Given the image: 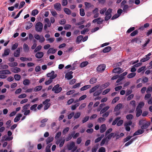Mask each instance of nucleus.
<instances>
[{
    "label": "nucleus",
    "instance_id": "f257e3e1",
    "mask_svg": "<svg viewBox=\"0 0 152 152\" xmlns=\"http://www.w3.org/2000/svg\"><path fill=\"white\" fill-rule=\"evenodd\" d=\"M30 106L29 104H27L22 107L21 112L23 113L24 115H30V114L31 111L29 109Z\"/></svg>",
    "mask_w": 152,
    "mask_h": 152
},
{
    "label": "nucleus",
    "instance_id": "f03ea898",
    "mask_svg": "<svg viewBox=\"0 0 152 152\" xmlns=\"http://www.w3.org/2000/svg\"><path fill=\"white\" fill-rule=\"evenodd\" d=\"M35 30L38 32H41L42 31L43 28V24L40 22H37L35 26Z\"/></svg>",
    "mask_w": 152,
    "mask_h": 152
},
{
    "label": "nucleus",
    "instance_id": "7ed1b4c3",
    "mask_svg": "<svg viewBox=\"0 0 152 152\" xmlns=\"http://www.w3.org/2000/svg\"><path fill=\"white\" fill-rule=\"evenodd\" d=\"M112 10L111 8L108 9L106 12L105 18V20H108L112 16L111 13L112 12Z\"/></svg>",
    "mask_w": 152,
    "mask_h": 152
},
{
    "label": "nucleus",
    "instance_id": "20e7f679",
    "mask_svg": "<svg viewBox=\"0 0 152 152\" xmlns=\"http://www.w3.org/2000/svg\"><path fill=\"white\" fill-rule=\"evenodd\" d=\"M62 90V88L60 87L59 85L58 84L55 86L52 89V91H54L55 93H58L61 92Z\"/></svg>",
    "mask_w": 152,
    "mask_h": 152
},
{
    "label": "nucleus",
    "instance_id": "39448f33",
    "mask_svg": "<svg viewBox=\"0 0 152 152\" xmlns=\"http://www.w3.org/2000/svg\"><path fill=\"white\" fill-rule=\"evenodd\" d=\"M75 143H70L67 145V149L69 150H72V152H74L77 149L76 146H75Z\"/></svg>",
    "mask_w": 152,
    "mask_h": 152
},
{
    "label": "nucleus",
    "instance_id": "423d86ee",
    "mask_svg": "<svg viewBox=\"0 0 152 152\" xmlns=\"http://www.w3.org/2000/svg\"><path fill=\"white\" fill-rule=\"evenodd\" d=\"M114 133H112L109 135H108L106 138L105 137L102 140L101 142H108V141L110 140L112 137H114Z\"/></svg>",
    "mask_w": 152,
    "mask_h": 152
},
{
    "label": "nucleus",
    "instance_id": "0eeeda50",
    "mask_svg": "<svg viewBox=\"0 0 152 152\" xmlns=\"http://www.w3.org/2000/svg\"><path fill=\"white\" fill-rule=\"evenodd\" d=\"M12 134V133L10 131H8L7 132V135L9 137L7 136V135H5L4 136V138L3 140H4L5 141H9L12 140L13 137H10Z\"/></svg>",
    "mask_w": 152,
    "mask_h": 152
},
{
    "label": "nucleus",
    "instance_id": "6e6552de",
    "mask_svg": "<svg viewBox=\"0 0 152 152\" xmlns=\"http://www.w3.org/2000/svg\"><path fill=\"white\" fill-rule=\"evenodd\" d=\"M34 38L37 40H39L40 42L42 43L45 41V39L43 36H40L38 34H36L34 35Z\"/></svg>",
    "mask_w": 152,
    "mask_h": 152
},
{
    "label": "nucleus",
    "instance_id": "1a4fd4ad",
    "mask_svg": "<svg viewBox=\"0 0 152 152\" xmlns=\"http://www.w3.org/2000/svg\"><path fill=\"white\" fill-rule=\"evenodd\" d=\"M54 72L53 71H52L51 72L47 74V76L48 77H50V79L53 80L57 76V74H54Z\"/></svg>",
    "mask_w": 152,
    "mask_h": 152
},
{
    "label": "nucleus",
    "instance_id": "9d476101",
    "mask_svg": "<svg viewBox=\"0 0 152 152\" xmlns=\"http://www.w3.org/2000/svg\"><path fill=\"white\" fill-rule=\"evenodd\" d=\"M98 12L99 9L97 8H95L94 10H92V13L94 15V18H96L99 17V13Z\"/></svg>",
    "mask_w": 152,
    "mask_h": 152
},
{
    "label": "nucleus",
    "instance_id": "9b49d317",
    "mask_svg": "<svg viewBox=\"0 0 152 152\" xmlns=\"http://www.w3.org/2000/svg\"><path fill=\"white\" fill-rule=\"evenodd\" d=\"M105 68V65L102 64L98 66L97 68V70L98 72H101L104 71Z\"/></svg>",
    "mask_w": 152,
    "mask_h": 152
},
{
    "label": "nucleus",
    "instance_id": "f8f14e48",
    "mask_svg": "<svg viewBox=\"0 0 152 152\" xmlns=\"http://www.w3.org/2000/svg\"><path fill=\"white\" fill-rule=\"evenodd\" d=\"M73 73V72L70 71L67 73L65 76V78H66L68 80H70L72 79L73 76L72 74Z\"/></svg>",
    "mask_w": 152,
    "mask_h": 152
},
{
    "label": "nucleus",
    "instance_id": "ddd939ff",
    "mask_svg": "<svg viewBox=\"0 0 152 152\" xmlns=\"http://www.w3.org/2000/svg\"><path fill=\"white\" fill-rule=\"evenodd\" d=\"M103 21V20L101 18H99L94 19L92 22L95 23L97 22V23L98 24H100L102 23V22Z\"/></svg>",
    "mask_w": 152,
    "mask_h": 152
},
{
    "label": "nucleus",
    "instance_id": "4468645a",
    "mask_svg": "<svg viewBox=\"0 0 152 152\" xmlns=\"http://www.w3.org/2000/svg\"><path fill=\"white\" fill-rule=\"evenodd\" d=\"M123 70L120 67H117L113 69V72L114 73H117L120 74L122 72Z\"/></svg>",
    "mask_w": 152,
    "mask_h": 152
},
{
    "label": "nucleus",
    "instance_id": "2eb2a0df",
    "mask_svg": "<svg viewBox=\"0 0 152 152\" xmlns=\"http://www.w3.org/2000/svg\"><path fill=\"white\" fill-rule=\"evenodd\" d=\"M151 55V53H149L148 54L145 56V57L142 59L140 60V61L141 62H144L148 61L150 58V57H149V56H150Z\"/></svg>",
    "mask_w": 152,
    "mask_h": 152
},
{
    "label": "nucleus",
    "instance_id": "dca6fc26",
    "mask_svg": "<svg viewBox=\"0 0 152 152\" xmlns=\"http://www.w3.org/2000/svg\"><path fill=\"white\" fill-rule=\"evenodd\" d=\"M44 56V53L42 52H38L35 54V57L37 58H41Z\"/></svg>",
    "mask_w": 152,
    "mask_h": 152
},
{
    "label": "nucleus",
    "instance_id": "f3484780",
    "mask_svg": "<svg viewBox=\"0 0 152 152\" xmlns=\"http://www.w3.org/2000/svg\"><path fill=\"white\" fill-rule=\"evenodd\" d=\"M75 133V131L71 133H69L68 136L65 139V140L66 141H68L70 140L73 137V135H74Z\"/></svg>",
    "mask_w": 152,
    "mask_h": 152
},
{
    "label": "nucleus",
    "instance_id": "a211bd4d",
    "mask_svg": "<svg viewBox=\"0 0 152 152\" xmlns=\"http://www.w3.org/2000/svg\"><path fill=\"white\" fill-rule=\"evenodd\" d=\"M100 86L99 85H97L96 86L92 87L89 91L90 93H91L96 91V90L98 89Z\"/></svg>",
    "mask_w": 152,
    "mask_h": 152
},
{
    "label": "nucleus",
    "instance_id": "6ab92c4d",
    "mask_svg": "<svg viewBox=\"0 0 152 152\" xmlns=\"http://www.w3.org/2000/svg\"><path fill=\"white\" fill-rule=\"evenodd\" d=\"M20 54V49L18 48L14 53V55L15 57H18Z\"/></svg>",
    "mask_w": 152,
    "mask_h": 152
},
{
    "label": "nucleus",
    "instance_id": "aec40b11",
    "mask_svg": "<svg viewBox=\"0 0 152 152\" xmlns=\"http://www.w3.org/2000/svg\"><path fill=\"white\" fill-rule=\"evenodd\" d=\"M61 4L59 3H56L54 5V7L55 9L57 10L60 11L61 10Z\"/></svg>",
    "mask_w": 152,
    "mask_h": 152
},
{
    "label": "nucleus",
    "instance_id": "412c9836",
    "mask_svg": "<svg viewBox=\"0 0 152 152\" xmlns=\"http://www.w3.org/2000/svg\"><path fill=\"white\" fill-rule=\"evenodd\" d=\"M22 116V115L21 114H18L16 117L15 118L14 121L15 122H16L19 121L20 118Z\"/></svg>",
    "mask_w": 152,
    "mask_h": 152
},
{
    "label": "nucleus",
    "instance_id": "4be33fe9",
    "mask_svg": "<svg viewBox=\"0 0 152 152\" xmlns=\"http://www.w3.org/2000/svg\"><path fill=\"white\" fill-rule=\"evenodd\" d=\"M106 129V127L105 124H103L101 125L100 127V132L103 133L105 131Z\"/></svg>",
    "mask_w": 152,
    "mask_h": 152
},
{
    "label": "nucleus",
    "instance_id": "5701e85b",
    "mask_svg": "<svg viewBox=\"0 0 152 152\" xmlns=\"http://www.w3.org/2000/svg\"><path fill=\"white\" fill-rule=\"evenodd\" d=\"M56 51V50L54 49L53 48H50L47 51V54H49L50 53L54 54Z\"/></svg>",
    "mask_w": 152,
    "mask_h": 152
},
{
    "label": "nucleus",
    "instance_id": "b1692460",
    "mask_svg": "<svg viewBox=\"0 0 152 152\" xmlns=\"http://www.w3.org/2000/svg\"><path fill=\"white\" fill-rule=\"evenodd\" d=\"M136 115L137 117H139L140 116L142 113V110L141 109L136 108Z\"/></svg>",
    "mask_w": 152,
    "mask_h": 152
},
{
    "label": "nucleus",
    "instance_id": "393cba45",
    "mask_svg": "<svg viewBox=\"0 0 152 152\" xmlns=\"http://www.w3.org/2000/svg\"><path fill=\"white\" fill-rule=\"evenodd\" d=\"M150 125V122H147L143 124L141 126V128L143 130V129H145L148 127Z\"/></svg>",
    "mask_w": 152,
    "mask_h": 152
},
{
    "label": "nucleus",
    "instance_id": "a878e982",
    "mask_svg": "<svg viewBox=\"0 0 152 152\" xmlns=\"http://www.w3.org/2000/svg\"><path fill=\"white\" fill-rule=\"evenodd\" d=\"M144 132V131L142 129H140L136 132L134 134V135H136L142 134Z\"/></svg>",
    "mask_w": 152,
    "mask_h": 152
},
{
    "label": "nucleus",
    "instance_id": "bb28decb",
    "mask_svg": "<svg viewBox=\"0 0 152 152\" xmlns=\"http://www.w3.org/2000/svg\"><path fill=\"white\" fill-rule=\"evenodd\" d=\"M122 104L121 103L118 104L115 107L114 111H118L121 109L122 107Z\"/></svg>",
    "mask_w": 152,
    "mask_h": 152
},
{
    "label": "nucleus",
    "instance_id": "cd10ccee",
    "mask_svg": "<svg viewBox=\"0 0 152 152\" xmlns=\"http://www.w3.org/2000/svg\"><path fill=\"white\" fill-rule=\"evenodd\" d=\"M10 73V71L7 69L0 71V74H9Z\"/></svg>",
    "mask_w": 152,
    "mask_h": 152
},
{
    "label": "nucleus",
    "instance_id": "c85d7f7f",
    "mask_svg": "<svg viewBox=\"0 0 152 152\" xmlns=\"http://www.w3.org/2000/svg\"><path fill=\"white\" fill-rule=\"evenodd\" d=\"M99 145V143H97L94 147L92 148V152H96L98 148V147Z\"/></svg>",
    "mask_w": 152,
    "mask_h": 152
},
{
    "label": "nucleus",
    "instance_id": "c756f323",
    "mask_svg": "<svg viewBox=\"0 0 152 152\" xmlns=\"http://www.w3.org/2000/svg\"><path fill=\"white\" fill-rule=\"evenodd\" d=\"M37 106V104H35L32 105L30 108L31 110L35 112L36 111H37L36 107Z\"/></svg>",
    "mask_w": 152,
    "mask_h": 152
},
{
    "label": "nucleus",
    "instance_id": "7c9ffc66",
    "mask_svg": "<svg viewBox=\"0 0 152 152\" xmlns=\"http://www.w3.org/2000/svg\"><path fill=\"white\" fill-rule=\"evenodd\" d=\"M135 42L137 43H139L141 42V41L139 38H136L132 39L131 41V42L132 43H134Z\"/></svg>",
    "mask_w": 152,
    "mask_h": 152
},
{
    "label": "nucleus",
    "instance_id": "2f4dec72",
    "mask_svg": "<svg viewBox=\"0 0 152 152\" xmlns=\"http://www.w3.org/2000/svg\"><path fill=\"white\" fill-rule=\"evenodd\" d=\"M111 49V47L110 46H107L103 50V52L104 53L108 52L110 51Z\"/></svg>",
    "mask_w": 152,
    "mask_h": 152
},
{
    "label": "nucleus",
    "instance_id": "473e14b6",
    "mask_svg": "<svg viewBox=\"0 0 152 152\" xmlns=\"http://www.w3.org/2000/svg\"><path fill=\"white\" fill-rule=\"evenodd\" d=\"M91 87V86L90 85H85L81 88L80 89V90L81 91H84L90 88Z\"/></svg>",
    "mask_w": 152,
    "mask_h": 152
},
{
    "label": "nucleus",
    "instance_id": "72a5a7b5",
    "mask_svg": "<svg viewBox=\"0 0 152 152\" xmlns=\"http://www.w3.org/2000/svg\"><path fill=\"white\" fill-rule=\"evenodd\" d=\"M23 49L24 51L25 52H28L29 50V48L28 45L25 43H24L23 44Z\"/></svg>",
    "mask_w": 152,
    "mask_h": 152
},
{
    "label": "nucleus",
    "instance_id": "f704fd0d",
    "mask_svg": "<svg viewBox=\"0 0 152 152\" xmlns=\"http://www.w3.org/2000/svg\"><path fill=\"white\" fill-rule=\"evenodd\" d=\"M110 107L108 106H107L104 107L100 111V114H102L105 112Z\"/></svg>",
    "mask_w": 152,
    "mask_h": 152
},
{
    "label": "nucleus",
    "instance_id": "c9c22d12",
    "mask_svg": "<svg viewBox=\"0 0 152 152\" xmlns=\"http://www.w3.org/2000/svg\"><path fill=\"white\" fill-rule=\"evenodd\" d=\"M97 81V79L95 77L91 78L89 80V83L91 84L95 83Z\"/></svg>",
    "mask_w": 152,
    "mask_h": 152
},
{
    "label": "nucleus",
    "instance_id": "e433bc0d",
    "mask_svg": "<svg viewBox=\"0 0 152 152\" xmlns=\"http://www.w3.org/2000/svg\"><path fill=\"white\" fill-rule=\"evenodd\" d=\"M83 36L82 35H80L79 36H78L76 40V42H77L78 43H80L82 39L83 38Z\"/></svg>",
    "mask_w": 152,
    "mask_h": 152
},
{
    "label": "nucleus",
    "instance_id": "4c0bfd02",
    "mask_svg": "<svg viewBox=\"0 0 152 152\" xmlns=\"http://www.w3.org/2000/svg\"><path fill=\"white\" fill-rule=\"evenodd\" d=\"M20 68L15 67L12 69V72H13L16 73L20 72Z\"/></svg>",
    "mask_w": 152,
    "mask_h": 152
},
{
    "label": "nucleus",
    "instance_id": "58836bf2",
    "mask_svg": "<svg viewBox=\"0 0 152 152\" xmlns=\"http://www.w3.org/2000/svg\"><path fill=\"white\" fill-rule=\"evenodd\" d=\"M102 93V91L101 90H99L95 91L93 94V96H99Z\"/></svg>",
    "mask_w": 152,
    "mask_h": 152
},
{
    "label": "nucleus",
    "instance_id": "ea45409f",
    "mask_svg": "<svg viewBox=\"0 0 152 152\" xmlns=\"http://www.w3.org/2000/svg\"><path fill=\"white\" fill-rule=\"evenodd\" d=\"M88 63V62L87 61L83 62L80 64V66L81 68L84 67L86 66Z\"/></svg>",
    "mask_w": 152,
    "mask_h": 152
},
{
    "label": "nucleus",
    "instance_id": "a19ab883",
    "mask_svg": "<svg viewBox=\"0 0 152 152\" xmlns=\"http://www.w3.org/2000/svg\"><path fill=\"white\" fill-rule=\"evenodd\" d=\"M10 50L9 49H7L5 50L4 51V53L2 55L3 56H5L8 55L10 53Z\"/></svg>",
    "mask_w": 152,
    "mask_h": 152
},
{
    "label": "nucleus",
    "instance_id": "79ce46f5",
    "mask_svg": "<svg viewBox=\"0 0 152 152\" xmlns=\"http://www.w3.org/2000/svg\"><path fill=\"white\" fill-rule=\"evenodd\" d=\"M144 104H144V102H140L139 103V104H138V105H137V108L141 109L142 108L144 105Z\"/></svg>",
    "mask_w": 152,
    "mask_h": 152
},
{
    "label": "nucleus",
    "instance_id": "37998d69",
    "mask_svg": "<svg viewBox=\"0 0 152 152\" xmlns=\"http://www.w3.org/2000/svg\"><path fill=\"white\" fill-rule=\"evenodd\" d=\"M64 11L66 14L68 15L71 14V12L69 9L67 8H64Z\"/></svg>",
    "mask_w": 152,
    "mask_h": 152
},
{
    "label": "nucleus",
    "instance_id": "c03bdc74",
    "mask_svg": "<svg viewBox=\"0 0 152 152\" xmlns=\"http://www.w3.org/2000/svg\"><path fill=\"white\" fill-rule=\"evenodd\" d=\"M44 21L48 25V27H50L51 26V23L50 22L49 19L48 18H45L44 19Z\"/></svg>",
    "mask_w": 152,
    "mask_h": 152
},
{
    "label": "nucleus",
    "instance_id": "a18cd8bd",
    "mask_svg": "<svg viewBox=\"0 0 152 152\" xmlns=\"http://www.w3.org/2000/svg\"><path fill=\"white\" fill-rule=\"evenodd\" d=\"M61 135V132H58L56 133V134L55 137V138L56 140H58L60 137Z\"/></svg>",
    "mask_w": 152,
    "mask_h": 152
},
{
    "label": "nucleus",
    "instance_id": "49530a36",
    "mask_svg": "<svg viewBox=\"0 0 152 152\" xmlns=\"http://www.w3.org/2000/svg\"><path fill=\"white\" fill-rule=\"evenodd\" d=\"M80 105L79 103H77L75 104L72 105L71 107V109L74 110L76 109V108Z\"/></svg>",
    "mask_w": 152,
    "mask_h": 152
},
{
    "label": "nucleus",
    "instance_id": "de8ad7c7",
    "mask_svg": "<svg viewBox=\"0 0 152 152\" xmlns=\"http://www.w3.org/2000/svg\"><path fill=\"white\" fill-rule=\"evenodd\" d=\"M110 85V83L109 82H107L102 85L100 87L101 88H104L109 86Z\"/></svg>",
    "mask_w": 152,
    "mask_h": 152
},
{
    "label": "nucleus",
    "instance_id": "09e8293b",
    "mask_svg": "<svg viewBox=\"0 0 152 152\" xmlns=\"http://www.w3.org/2000/svg\"><path fill=\"white\" fill-rule=\"evenodd\" d=\"M104 137V134H102L99 137H98L95 140V142H99Z\"/></svg>",
    "mask_w": 152,
    "mask_h": 152
},
{
    "label": "nucleus",
    "instance_id": "8fccbe9b",
    "mask_svg": "<svg viewBox=\"0 0 152 152\" xmlns=\"http://www.w3.org/2000/svg\"><path fill=\"white\" fill-rule=\"evenodd\" d=\"M136 75L135 72H133L130 73L127 75V77L129 78H131L134 77Z\"/></svg>",
    "mask_w": 152,
    "mask_h": 152
},
{
    "label": "nucleus",
    "instance_id": "3c124183",
    "mask_svg": "<svg viewBox=\"0 0 152 152\" xmlns=\"http://www.w3.org/2000/svg\"><path fill=\"white\" fill-rule=\"evenodd\" d=\"M38 12V11L37 10L35 9L32 11L31 14L32 15L34 16L36 15H37Z\"/></svg>",
    "mask_w": 152,
    "mask_h": 152
},
{
    "label": "nucleus",
    "instance_id": "603ef678",
    "mask_svg": "<svg viewBox=\"0 0 152 152\" xmlns=\"http://www.w3.org/2000/svg\"><path fill=\"white\" fill-rule=\"evenodd\" d=\"M30 83L29 80L26 79L24 80L23 82V84L25 86L28 85Z\"/></svg>",
    "mask_w": 152,
    "mask_h": 152
},
{
    "label": "nucleus",
    "instance_id": "864d4df0",
    "mask_svg": "<svg viewBox=\"0 0 152 152\" xmlns=\"http://www.w3.org/2000/svg\"><path fill=\"white\" fill-rule=\"evenodd\" d=\"M107 9L106 7L103 8L102 9L100 10V13L102 15H104V13L106 12L107 11Z\"/></svg>",
    "mask_w": 152,
    "mask_h": 152
},
{
    "label": "nucleus",
    "instance_id": "5fc2aeb1",
    "mask_svg": "<svg viewBox=\"0 0 152 152\" xmlns=\"http://www.w3.org/2000/svg\"><path fill=\"white\" fill-rule=\"evenodd\" d=\"M42 86H39L35 87L34 88V91H40L42 88Z\"/></svg>",
    "mask_w": 152,
    "mask_h": 152
},
{
    "label": "nucleus",
    "instance_id": "6e6d98bb",
    "mask_svg": "<svg viewBox=\"0 0 152 152\" xmlns=\"http://www.w3.org/2000/svg\"><path fill=\"white\" fill-rule=\"evenodd\" d=\"M53 138L52 137H48L47 139L46 140V142L49 143L51 142L53 140Z\"/></svg>",
    "mask_w": 152,
    "mask_h": 152
},
{
    "label": "nucleus",
    "instance_id": "4d7b16f0",
    "mask_svg": "<svg viewBox=\"0 0 152 152\" xmlns=\"http://www.w3.org/2000/svg\"><path fill=\"white\" fill-rule=\"evenodd\" d=\"M119 99L120 98L119 97L117 96L115 97L113 100L112 101V103L113 104H115L119 100Z\"/></svg>",
    "mask_w": 152,
    "mask_h": 152
},
{
    "label": "nucleus",
    "instance_id": "13d9d810",
    "mask_svg": "<svg viewBox=\"0 0 152 152\" xmlns=\"http://www.w3.org/2000/svg\"><path fill=\"white\" fill-rule=\"evenodd\" d=\"M69 127H67L64 129L62 132V134H63L64 135L66 134L69 131Z\"/></svg>",
    "mask_w": 152,
    "mask_h": 152
},
{
    "label": "nucleus",
    "instance_id": "bf43d9fd",
    "mask_svg": "<svg viewBox=\"0 0 152 152\" xmlns=\"http://www.w3.org/2000/svg\"><path fill=\"white\" fill-rule=\"evenodd\" d=\"M120 118L119 117H117L116 118H115V120H114V121H113L112 123V125H115L116 124V123H117V122L120 119Z\"/></svg>",
    "mask_w": 152,
    "mask_h": 152
},
{
    "label": "nucleus",
    "instance_id": "052dcab7",
    "mask_svg": "<svg viewBox=\"0 0 152 152\" xmlns=\"http://www.w3.org/2000/svg\"><path fill=\"white\" fill-rule=\"evenodd\" d=\"M42 46L40 45L38 46L34 50V52H37L40 51L42 48Z\"/></svg>",
    "mask_w": 152,
    "mask_h": 152
},
{
    "label": "nucleus",
    "instance_id": "680f3d73",
    "mask_svg": "<svg viewBox=\"0 0 152 152\" xmlns=\"http://www.w3.org/2000/svg\"><path fill=\"white\" fill-rule=\"evenodd\" d=\"M33 26V24L31 23H28L26 27V30H28L30 29Z\"/></svg>",
    "mask_w": 152,
    "mask_h": 152
},
{
    "label": "nucleus",
    "instance_id": "e2e57ef3",
    "mask_svg": "<svg viewBox=\"0 0 152 152\" xmlns=\"http://www.w3.org/2000/svg\"><path fill=\"white\" fill-rule=\"evenodd\" d=\"M80 115V113L79 112L76 113L74 115V118L75 119L78 118Z\"/></svg>",
    "mask_w": 152,
    "mask_h": 152
},
{
    "label": "nucleus",
    "instance_id": "0e129e2a",
    "mask_svg": "<svg viewBox=\"0 0 152 152\" xmlns=\"http://www.w3.org/2000/svg\"><path fill=\"white\" fill-rule=\"evenodd\" d=\"M129 104L130 105H131L134 108H135L136 105V102L134 100L131 101Z\"/></svg>",
    "mask_w": 152,
    "mask_h": 152
},
{
    "label": "nucleus",
    "instance_id": "69168bd1",
    "mask_svg": "<svg viewBox=\"0 0 152 152\" xmlns=\"http://www.w3.org/2000/svg\"><path fill=\"white\" fill-rule=\"evenodd\" d=\"M80 15L82 16H83L85 15V13L84 9L81 8L80 9Z\"/></svg>",
    "mask_w": 152,
    "mask_h": 152
},
{
    "label": "nucleus",
    "instance_id": "338daca9",
    "mask_svg": "<svg viewBox=\"0 0 152 152\" xmlns=\"http://www.w3.org/2000/svg\"><path fill=\"white\" fill-rule=\"evenodd\" d=\"M152 91V87L149 86L147 88L146 92L147 93H150Z\"/></svg>",
    "mask_w": 152,
    "mask_h": 152
},
{
    "label": "nucleus",
    "instance_id": "774afa93",
    "mask_svg": "<svg viewBox=\"0 0 152 152\" xmlns=\"http://www.w3.org/2000/svg\"><path fill=\"white\" fill-rule=\"evenodd\" d=\"M85 4L86 6V8H90L92 6L91 3L87 2H85Z\"/></svg>",
    "mask_w": 152,
    "mask_h": 152
}]
</instances>
